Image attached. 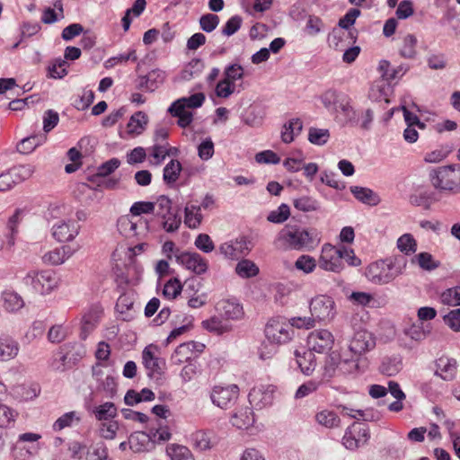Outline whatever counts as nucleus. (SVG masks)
<instances>
[{
	"mask_svg": "<svg viewBox=\"0 0 460 460\" xmlns=\"http://www.w3.org/2000/svg\"><path fill=\"white\" fill-rule=\"evenodd\" d=\"M402 367V359L398 357L385 358L380 366L382 374L393 376L398 374Z\"/></svg>",
	"mask_w": 460,
	"mask_h": 460,
	"instance_id": "37998d69",
	"label": "nucleus"
},
{
	"mask_svg": "<svg viewBox=\"0 0 460 460\" xmlns=\"http://www.w3.org/2000/svg\"><path fill=\"white\" fill-rule=\"evenodd\" d=\"M58 113L53 110H48L43 116V130L45 133L51 131L58 123Z\"/></svg>",
	"mask_w": 460,
	"mask_h": 460,
	"instance_id": "69168bd1",
	"label": "nucleus"
},
{
	"mask_svg": "<svg viewBox=\"0 0 460 460\" xmlns=\"http://www.w3.org/2000/svg\"><path fill=\"white\" fill-rule=\"evenodd\" d=\"M370 438L369 429L359 423L349 427L342 438L343 446L349 450H356L367 443Z\"/></svg>",
	"mask_w": 460,
	"mask_h": 460,
	"instance_id": "9d476101",
	"label": "nucleus"
},
{
	"mask_svg": "<svg viewBox=\"0 0 460 460\" xmlns=\"http://www.w3.org/2000/svg\"><path fill=\"white\" fill-rule=\"evenodd\" d=\"M355 358H343L340 366V374L351 375L364 371V366H361L362 359L360 356Z\"/></svg>",
	"mask_w": 460,
	"mask_h": 460,
	"instance_id": "ea45409f",
	"label": "nucleus"
},
{
	"mask_svg": "<svg viewBox=\"0 0 460 460\" xmlns=\"http://www.w3.org/2000/svg\"><path fill=\"white\" fill-rule=\"evenodd\" d=\"M350 191L358 200L365 204L373 206L379 201L377 195L368 188L351 186Z\"/></svg>",
	"mask_w": 460,
	"mask_h": 460,
	"instance_id": "f704fd0d",
	"label": "nucleus"
},
{
	"mask_svg": "<svg viewBox=\"0 0 460 460\" xmlns=\"http://www.w3.org/2000/svg\"><path fill=\"white\" fill-rule=\"evenodd\" d=\"M120 161L118 158H111L97 168V172L93 175V178H105L118 169Z\"/></svg>",
	"mask_w": 460,
	"mask_h": 460,
	"instance_id": "603ef678",
	"label": "nucleus"
},
{
	"mask_svg": "<svg viewBox=\"0 0 460 460\" xmlns=\"http://www.w3.org/2000/svg\"><path fill=\"white\" fill-rule=\"evenodd\" d=\"M178 263L197 275L204 274L208 270V261L197 252H181L175 254Z\"/></svg>",
	"mask_w": 460,
	"mask_h": 460,
	"instance_id": "4468645a",
	"label": "nucleus"
},
{
	"mask_svg": "<svg viewBox=\"0 0 460 460\" xmlns=\"http://www.w3.org/2000/svg\"><path fill=\"white\" fill-rule=\"evenodd\" d=\"M205 346L202 343L189 341L180 344L172 354L171 362L181 365L189 362L197 356V352L203 351Z\"/></svg>",
	"mask_w": 460,
	"mask_h": 460,
	"instance_id": "2eb2a0df",
	"label": "nucleus"
},
{
	"mask_svg": "<svg viewBox=\"0 0 460 460\" xmlns=\"http://www.w3.org/2000/svg\"><path fill=\"white\" fill-rule=\"evenodd\" d=\"M47 139L45 134L32 135L22 139L17 145V151L21 154H31L35 148L42 145Z\"/></svg>",
	"mask_w": 460,
	"mask_h": 460,
	"instance_id": "7c9ffc66",
	"label": "nucleus"
},
{
	"mask_svg": "<svg viewBox=\"0 0 460 460\" xmlns=\"http://www.w3.org/2000/svg\"><path fill=\"white\" fill-rule=\"evenodd\" d=\"M134 305V298L131 294L124 293L117 300L115 309L119 318L123 321H130L134 315L131 310Z\"/></svg>",
	"mask_w": 460,
	"mask_h": 460,
	"instance_id": "b1692460",
	"label": "nucleus"
},
{
	"mask_svg": "<svg viewBox=\"0 0 460 460\" xmlns=\"http://www.w3.org/2000/svg\"><path fill=\"white\" fill-rule=\"evenodd\" d=\"M315 420L321 426L327 429L339 428L341 425V419L336 412L330 410H323L316 413Z\"/></svg>",
	"mask_w": 460,
	"mask_h": 460,
	"instance_id": "72a5a7b5",
	"label": "nucleus"
},
{
	"mask_svg": "<svg viewBox=\"0 0 460 460\" xmlns=\"http://www.w3.org/2000/svg\"><path fill=\"white\" fill-rule=\"evenodd\" d=\"M295 250H312L320 243L319 232H288L283 237Z\"/></svg>",
	"mask_w": 460,
	"mask_h": 460,
	"instance_id": "6e6552de",
	"label": "nucleus"
},
{
	"mask_svg": "<svg viewBox=\"0 0 460 460\" xmlns=\"http://www.w3.org/2000/svg\"><path fill=\"white\" fill-rule=\"evenodd\" d=\"M156 350V346H146L142 352V360L147 370L148 377L159 384L163 379L165 361L164 358L155 355Z\"/></svg>",
	"mask_w": 460,
	"mask_h": 460,
	"instance_id": "0eeeda50",
	"label": "nucleus"
},
{
	"mask_svg": "<svg viewBox=\"0 0 460 460\" xmlns=\"http://www.w3.org/2000/svg\"><path fill=\"white\" fill-rule=\"evenodd\" d=\"M102 315V310L98 307L91 308L86 314H84L82 319V332L81 338L85 340L90 332H92L98 324Z\"/></svg>",
	"mask_w": 460,
	"mask_h": 460,
	"instance_id": "aec40b11",
	"label": "nucleus"
},
{
	"mask_svg": "<svg viewBox=\"0 0 460 460\" xmlns=\"http://www.w3.org/2000/svg\"><path fill=\"white\" fill-rule=\"evenodd\" d=\"M457 362L455 358L442 356L435 361L434 375L445 381H452L456 378Z\"/></svg>",
	"mask_w": 460,
	"mask_h": 460,
	"instance_id": "f3484780",
	"label": "nucleus"
},
{
	"mask_svg": "<svg viewBox=\"0 0 460 460\" xmlns=\"http://www.w3.org/2000/svg\"><path fill=\"white\" fill-rule=\"evenodd\" d=\"M165 79V72L161 69H154L147 74V80H149L150 86L149 92H154L157 89Z\"/></svg>",
	"mask_w": 460,
	"mask_h": 460,
	"instance_id": "e2e57ef3",
	"label": "nucleus"
},
{
	"mask_svg": "<svg viewBox=\"0 0 460 460\" xmlns=\"http://www.w3.org/2000/svg\"><path fill=\"white\" fill-rule=\"evenodd\" d=\"M412 262H417L418 265L424 270L431 271L439 267L440 262L434 260L433 256L429 252H420L412 258Z\"/></svg>",
	"mask_w": 460,
	"mask_h": 460,
	"instance_id": "a18cd8bd",
	"label": "nucleus"
},
{
	"mask_svg": "<svg viewBox=\"0 0 460 460\" xmlns=\"http://www.w3.org/2000/svg\"><path fill=\"white\" fill-rule=\"evenodd\" d=\"M235 272L239 277L248 279L256 276L259 268L250 260H242L236 264Z\"/></svg>",
	"mask_w": 460,
	"mask_h": 460,
	"instance_id": "c03bdc74",
	"label": "nucleus"
},
{
	"mask_svg": "<svg viewBox=\"0 0 460 460\" xmlns=\"http://www.w3.org/2000/svg\"><path fill=\"white\" fill-rule=\"evenodd\" d=\"M239 395V387L236 385L227 386H215L211 392L212 402L221 409L232 407Z\"/></svg>",
	"mask_w": 460,
	"mask_h": 460,
	"instance_id": "9b49d317",
	"label": "nucleus"
},
{
	"mask_svg": "<svg viewBox=\"0 0 460 460\" xmlns=\"http://www.w3.org/2000/svg\"><path fill=\"white\" fill-rule=\"evenodd\" d=\"M234 89L235 84L224 78L217 84L215 91L217 97L228 98Z\"/></svg>",
	"mask_w": 460,
	"mask_h": 460,
	"instance_id": "0e129e2a",
	"label": "nucleus"
},
{
	"mask_svg": "<svg viewBox=\"0 0 460 460\" xmlns=\"http://www.w3.org/2000/svg\"><path fill=\"white\" fill-rule=\"evenodd\" d=\"M243 75L244 69L239 64L229 65L224 70L225 78L233 84L237 80L243 79Z\"/></svg>",
	"mask_w": 460,
	"mask_h": 460,
	"instance_id": "4d7b16f0",
	"label": "nucleus"
},
{
	"mask_svg": "<svg viewBox=\"0 0 460 460\" xmlns=\"http://www.w3.org/2000/svg\"><path fill=\"white\" fill-rule=\"evenodd\" d=\"M265 112L262 108L259 106H250L248 110L243 114V122L252 128H258L262 125Z\"/></svg>",
	"mask_w": 460,
	"mask_h": 460,
	"instance_id": "bb28decb",
	"label": "nucleus"
},
{
	"mask_svg": "<svg viewBox=\"0 0 460 460\" xmlns=\"http://www.w3.org/2000/svg\"><path fill=\"white\" fill-rule=\"evenodd\" d=\"M17 412L5 404L0 403V428H8L15 422Z\"/></svg>",
	"mask_w": 460,
	"mask_h": 460,
	"instance_id": "3c124183",
	"label": "nucleus"
},
{
	"mask_svg": "<svg viewBox=\"0 0 460 460\" xmlns=\"http://www.w3.org/2000/svg\"><path fill=\"white\" fill-rule=\"evenodd\" d=\"M8 171L10 172L15 184H18L31 177L34 172V167L31 164H19L13 166Z\"/></svg>",
	"mask_w": 460,
	"mask_h": 460,
	"instance_id": "a19ab883",
	"label": "nucleus"
},
{
	"mask_svg": "<svg viewBox=\"0 0 460 460\" xmlns=\"http://www.w3.org/2000/svg\"><path fill=\"white\" fill-rule=\"evenodd\" d=\"M148 118L143 111L135 112L127 124V131L129 135H140L147 125Z\"/></svg>",
	"mask_w": 460,
	"mask_h": 460,
	"instance_id": "c756f323",
	"label": "nucleus"
},
{
	"mask_svg": "<svg viewBox=\"0 0 460 460\" xmlns=\"http://www.w3.org/2000/svg\"><path fill=\"white\" fill-rule=\"evenodd\" d=\"M398 249L405 253L416 251V242L410 234H404L397 241Z\"/></svg>",
	"mask_w": 460,
	"mask_h": 460,
	"instance_id": "338daca9",
	"label": "nucleus"
},
{
	"mask_svg": "<svg viewBox=\"0 0 460 460\" xmlns=\"http://www.w3.org/2000/svg\"><path fill=\"white\" fill-rule=\"evenodd\" d=\"M24 283L41 294L50 293L57 286L58 280L53 270H47L40 272L31 271L24 278Z\"/></svg>",
	"mask_w": 460,
	"mask_h": 460,
	"instance_id": "39448f33",
	"label": "nucleus"
},
{
	"mask_svg": "<svg viewBox=\"0 0 460 460\" xmlns=\"http://www.w3.org/2000/svg\"><path fill=\"white\" fill-rule=\"evenodd\" d=\"M444 305L450 306L460 305V287H454L445 290L440 296Z\"/></svg>",
	"mask_w": 460,
	"mask_h": 460,
	"instance_id": "8fccbe9b",
	"label": "nucleus"
},
{
	"mask_svg": "<svg viewBox=\"0 0 460 460\" xmlns=\"http://www.w3.org/2000/svg\"><path fill=\"white\" fill-rule=\"evenodd\" d=\"M20 350L17 341L8 335L0 336V361L5 362L14 358Z\"/></svg>",
	"mask_w": 460,
	"mask_h": 460,
	"instance_id": "6ab92c4d",
	"label": "nucleus"
},
{
	"mask_svg": "<svg viewBox=\"0 0 460 460\" xmlns=\"http://www.w3.org/2000/svg\"><path fill=\"white\" fill-rule=\"evenodd\" d=\"M405 267L406 260L403 256L387 258L371 263L367 269L366 275L371 282L385 285L402 275Z\"/></svg>",
	"mask_w": 460,
	"mask_h": 460,
	"instance_id": "f257e3e1",
	"label": "nucleus"
},
{
	"mask_svg": "<svg viewBox=\"0 0 460 460\" xmlns=\"http://www.w3.org/2000/svg\"><path fill=\"white\" fill-rule=\"evenodd\" d=\"M150 152V155L155 159V164H160L166 156L171 155L172 154L170 152L169 145H160V144H154L151 147L148 148Z\"/></svg>",
	"mask_w": 460,
	"mask_h": 460,
	"instance_id": "5fc2aeb1",
	"label": "nucleus"
},
{
	"mask_svg": "<svg viewBox=\"0 0 460 460\" xmlns=\"http://www.w3.org/2000/svg\"><path fill=\"white\" fill-rule=\"evenodd\" d=\"M303 128V122L300 119H292L283 126L281 139L284 143L289 144L294 141L296 136L300 134Z\"/></svg>",
	"mask_w": 460,
	"mask_h": 460,
	"instance_id": "2f4dec72",
	"label": "nucleus"
},
{
	"mask_svg": "<svg viewBox=\"0 0 460 460\" xmlns=\"http://www.w3.org/2000/svg\"><path fill=\"white\" fill-rule=\"evenodd\" d=\"M205 98L206 97L204 93H198L189 97L178 99L172 103V110H185V108L196 109L201 107Z\"/></svg>",
	"mask_w": 460,
	"mask_h": 460,
	"instance_id": "cd10ccee",
	"label": "nucleus"
},
{
	"mask_svg": "<svg viewBox=\"0 0 460 460\" xmlns=\"http://www.w3.org/2000/svg\"><path fill=\"white\" fill-rule=\"evenodd\" d=\"M67 62L61 58H55L48 67V75L55 79H61L67 75Z\"/></svg>",
	"mask_w": 460,
	"mask_h": 460,
	"instance_id": "49530a36",
	"label": "nucleus"
},
{
	"mask_svg": "<svg viewBox=\"0 0 460 460\" xmlns=\"http://www.w3.org/2000/svg\"><path fill=\"white\" fill-rule=\"evenodd\" d=\"M219 17L217 14L207 13L199 18V25L205 32H212L219 24Z\"/></svg>",
	"mask_w": 460,
	"mask_h": 460,
	"instance_id": "13d9d810",
	"label": "nucleus"
},
{
	"mask_svg": "<svg viewBox=\"0 0 460 460\" xmlns=\"http://www.w3.org/2000/svg\"><path fill=\"white\" fill-rule=\"evenodd\" d=\"M432 185L440 190L460 193V164L442 166L429 173Z\"/></svg>",
	"mask_w": 460,
	"mask_h": 460,
	"instance_id": "f03ea898",
	"label": "nucleus"
},
{
	"mask_svg": "<svg viewBox=\"0 0 460 460\" xmlns=\"http://www.w3.org/2000/svg\"><path fill=\"white\" fill-rule=\"evenodd\" d=\"M376 346L372 334L366 330H358L352 336L349 349L355 356H361Z\"/></svg>",
	"mask_w": 460,
	"mask_h": 460,
	"instance_id": "dca6fc26",
	"label": "nucleus"
},
{
	"mask_svg": "<svg viewBox=\"0 0 460 460\" xmlns=\"http://www.w3.org/2000/svg\"><path fill=\"white\" fill-rule=\"evenodd\" d=\"M182 171L181 164L176 160L172 159L164 168L163 180L168 186H172L178 181L181 172Z\"/></svg>",
	"mask_w": 460,
	"mask_h": 460,
	"instance_id": "c85d7f7f",
	"label": "nucleus"
},
{
	"mask_svg": "<svg viewBox=\"0 0 460 460\" xmlns=\"http://www.w3.org/2000/svg\"><path fill=\"white\" fill-rule=\"evenodd\" d=\"M272 389H264L262 386L252 388L248 395L249 402L256 407L262 408L272 402Z\"/></svg>",
	"mask_w": 460,
	"mask_h": 460,
	"instance_id": "393cba45",
	"label": "nucleus"
},
{
	"mask_svg": "<svg viewBox=\"0 0 460 460\" xmlns=\"http://www.w3.org/2000/svg\"><path fill=\"white\" fill-rule=\"evenodd\" d=\"M341 363V358L340 354L334 351L330 353L325 359V364L323 367V376L332 378L338 373L340 374Z\"/></svg>",
	"mask_w": 460,
	"mask_h": 460,
	"instance_id": "58836bf2",
	"label": "nucleus"
},
{
	"mask_svg": "<svg viewBox=\"0 0 460 460\" xmlns=\"http://www.w3.org/2000/svg\"><path fill=\"white\" fill-rule=\"evenodd\" d=\"M93 412L98 420H108L117 415V408L113 402H107L94 407Z\"/></svg>",
	"mask_w": 460,
	"mask_h": 460,
	"instance_id": "79ce46f5",
	"label": "nucleus"
},
{
	"mask_svg": "<svg viewBox=\"0 0 460 460\" xmlns=\"http://www.w3.org/2000/svg\"><path fill=\"white\" fill-rule=\"evenodd\" d=\"M201 324L204 329L216 334H223L231 331V325L217 316L205 320Z\"/></svg>",
	"mask_w": 460,
	"mask_h": 460,
	"instance_id": "4c0bfd02",
	"label": "nucleus"
},
{
	"mask_svg": "<svg viewBox=\"0 0 460 460\" xmlns=\"http://www.w3.org/2000/svg\"><path fill=\"white\" fill-rule=\"evenodd\" d=\"M314 351L309 349H303L300 351L296 349L295 351L296 363L305 375H311L315 369L316 361L314 354Z\"/></svg>",
	"mask_w": 460,
	"mask_h": 460,
	"instance_id": "412c9836",
	"label": "nucleus"
},
{
	"mask_svg": "<svg viewBox=\"0 0 460 460\" xmlns=\"http://www.w3.org/2000/svg\"><path fill=\"white\" fill-rule=\"evenodd\" d=\"M290 215L289 207L286 204H281L278 209L271 211L267 219L273 223H283Z\"/></svg>",
	"mask_w": 460,
	"mask_h": 460,
	"instance_id": "680f3d73",
	"label": "nucleus"
},
{
	"mask_svg": "<svg viewBox=\"0 0 460 460\" xmlns=\"http://www.w3.org/2000/svg\"><path fill=\"white\" fill-rule=\"evenodd\" d=\"M417 39L412 34H408L403 39V44L401 49V55L403 58H411L416 54Z\"/></svg>",
	"mask_w": 460,
	"mask_h": 460,
	"instance_id": "6e6d98bb",
	"label": "nucleus"
},
{
	"mask_svg": "<svg viewBox=\"0 0 460 460\" xmlns=\"http://www.w3.org/2000/svg\"><path fill=\"white\" fill-rule=\"evenodd\" d=\"M345 254H348V249L345 246L335 247L325 243L322 248L318 265L327 271L341 272L344 268L342 259Z\"/></svg>",
	"mask_w": 460,
	"mask_h": 460,
	"instance_id": "20e7f679",
	"label": "nucleus"
},
{
	"mask_svg": "<svg viewBox=\"0 0 460 460\" xmlns=\"http://www.w3.org/2000/svg\"><path fill=\"white\" fill-rule=\"evenodd\" d=\"M155 205L150 201H137L130 208L132 217H138L142 214H154Z\"/></svg>",
	"mask_w": 460,
	"mask_h": 460,
	"instance_id": "bf43d9fd",
	"label": "nucleus"
},
{
	"mask_svg": "<svg viewBox=\"0 0 460 460\" xmlns=\"http://www.w3.org/2000/svg\"><path fill=\"white\" fill-rule=\"evenodd\" d=\"M322 382L315 379H311L302 384L296 392L295 397L296 399L304 398L318 390Z\"/></svg>",
	"mask_w": 460,
	"mask_h": 460,
	"instance_id": "864d4df0",
	"label": "nucleus"
},
{
	"mask_svg": "<svg viewBox=\"0 0 460 460\" xmlns=\"http://www.w3.org/2000/svg\"><path fill=\"white\" fill-rule=\"evenodd\" d=\"M200 208L190 206L185 208V224L190 228H196L201 222Z\"/></svg>",
	"mask_w": 460,
	"mask_h": 460,
	"instance_id": "09e8293b",
	"label": "nucleus"
},
{
	"mask_svg": "<svg viewBox=\"0 0 460 460\" xmlns=\"http://www.w3.org/2000/svg\"><path fill=\"white\" fill-rule=\"evenodd\" d=\"M217 311L226 319L237 320L243 315V307L234 301L221 300L217 304Z\"/></svg>",
	"mask_w": 460,
	"mask_h": 460,
	"instance_id": "4be33fe9",
	"label": "nucleus"
},
{
	"mask_svg": "<svg viewBox=\"0 0 460 460\" xmlns=\"http://www.w3.org/2000/svg\"><path fill=\"white\" fill-rule=\"evenodd\" d=\"M265 336L272 345L285 344L290 341L295 334L294 329L288 320L281 316L273 317L265 326Z\"/></svg>",
	"mask_w": 460,
	"mask_h": 460,
	"instance_id": "7ed1b4c3",
	"label": "nucleus"
},
{
	"mask_svg": "<svg viewBox=\"0 0 460 460\" xmlns=\"http://www.w3.org/2000/svg\"><path fill=\"white\" fill-rule=\"evenodd\" d=\"M82 420V414L79 411H72L61 415L53 424L55 431H60L66 428L78 424Z\"/></svg>",
	"mask_w": 460,
	"mask_h": 460,
	"instance_id": "473e14b6",
	"label": "nucleus"
},
{
	"mask_svg": "<svg viewBox=\"0 0 460 460\" xmlns=\"http://www.w3.org/2000/svg\"><path fill=\"white\" fill-rule=\"evenodd\" d=\"M330 132L327 128H310L308 132V140L316 146H323L328 142Z\"/></svg>",
	"mask_w": 460,
	"mask_h": 460,
	"instance_id": "de8ad7c7",
	"label": "nucleus"
},
{
	"mask_svg": "<svg viewBox=\"0 0 460 460\" xmlns=\"http://www.w3.org/2000/svg\"><path fill=\"white\" fill-rule=\"evenodd\" d=\"M348 98L347 94L334 89L325 91L320 97L324 108L332 113H338L340 103L344 102Z\"/></svg>",
	"mask_w": 460,
	"mask_h": 460,
	"instance_id": "a211bd4d",
	"label": "nucleus"
},
{
	"mask_svg": "<svg viewBox=\"0 0 460 460\" xmlns=\"http://www.w3.org/2000/svg\"><path fill=\"white\" fill-rule=\"evenodd\" d=\"M231 423L233 426L241 429H245L252 426L254 423L252 410L249 407H245L234 412L231 417Z\"/></svg>",
	"mask_w": 460,
	"mask_h": 460,
	"instance_id": "a878e982",
	"label": "nucleus"
},
{
	"mask_svg": "<svg viewBox=\"0 0 460 460\" xmlns=\"http://www.w3.org/2000/svg\"><path fill=\"white\" fill-rule=\"evenodd\" d=\"M155 205V212L163 221L164 230H177L181 224V218L172 210V200L164 195L159 196L153 202Z\"/></svg>",
	"mask_w": 460,
	"mask_h": 460,
	"instance_id": "423d86ee",
	"label": "nucleus"
},
{
	"mask_svg": "<svg viewBox=\"0 0 460 460\" xmlns=\"http://www.w3.org/2000/svg\"><path fill=\"white\" fill-rule=\"evenodd\" d=\"M166 454L171 460H195L191 451L179 444H169L166 447Z\"/></svg>",
	"mask_w": 460,
	"mask_h": 460,
	"instance_id": "e433bc0d",
	"label": "nucleus"
},
{
	"mask_svg": "<svg viewBox=\"0 0 460 460\" xmlns=\"http://www.w3.org/2000/svg\"><path fill=\"white\" fill-rule=\"evenodd\" d=\"M168 111L173 116L177 117L178 119V125L181 128H187L190 125V123L193 120V114L190 111H188L186 110H172V105L169 107Z\"/></svg>",
	"mask_w": 460,
	"mask_h": 460,
	"instance_id": "052dcab7",
	"label": "nucleus"
},
{
	"mask_svg": "<svg viewBox=\"0 0 460 460\" xmlns=\"http://www.w3.org/2000/svg\"><path fill=\"white\" fill-rule=\"evenodd\" d=\"M445 323L455 332H460V309L451 310L444 316Z\"/></svg>",
	"mask_w": 460,
	"mask_h": 460,
	"instance_id": "774afa93",
	"label": "nucleus"
},
{
	"mask_svg": "<svg viewBox=\"0 0 460 460\" xmlns=\"http://www.w3.org/2000/svg\"><path fill=\"white\" fill-rule=\"evenodd\" d=\"M2 298L4 308L11 313L19 311L24 305L22 297L15 292H4Z\"/></svg>",
	"mask_w": 460,
	"mask_h": 460,
	"instance_id": "c9c22d12",
	"label": "nucleus"
},
{
	"mask_svg": "<svg viewBox=\"0 0 460 460\" xmlns=\"http://www.w3.org/2000/svg\"><path fill=\"white\" fill-rule=\"evenodd\" d=\"M310 313L314 320L317 321H330L332 320L335 312V303L332 297L327 296H318L311 300Z\"/></svg>",
	"mask_w": 460,
	"mask_h": 460,
	"instance_id": "1a4fd4ad",
	"label": "nucleus"
},
{
	"mask_svg": "<svg viewBox=\"0 0 460 460\" xmlns=\"http://www.w3.org/2000/svg\"><path fill=\"white\" fill-rule=\"evenodd\" d=\"M78 245L71 248L70 246H62L60 249H55L46 253L42 260L45 263L51 265L62 264L73 252L78 249Z\"/></svg>",
	"mask_w": 460,
	"mask_h": 460,
	"instance_id": "5701e85b",
	"label": "nucleus"
},
{
	"mask_svg": "<svg viewBox=\"0 0 460 460\" xmlns=\"http://www.w3.org/2000/svg\"><path fill=\"white\" fill-rule=\"evenodd\" d=\"M334 343V337L328 330H316L312 332L307 338L308 348L317 353L329 351Z\"/></svg>",
	"mask_w": 460,
	"mask_h": 460,
	"instance_id": "f8f14e48",
	"label": "nucleus"
},
{
	"mask_svg": "<svg viewBox=\"0 0 460 460\" xmlns=\"http://www.w3.org/2000/svg\"><path fill=\"white\" fill-rule=\"evenodd\" d=\"M252 247L251 240L241 236L234 241L224 243L220 245V252L227 259L238 260L240 256L247 253Z\"/></svg>",
	"mask_w": 460,
	"mask_h": 460,
	"instance_id": "ddd939ff",
	"label": "nucleus"
}]
</instances>
